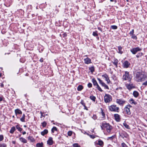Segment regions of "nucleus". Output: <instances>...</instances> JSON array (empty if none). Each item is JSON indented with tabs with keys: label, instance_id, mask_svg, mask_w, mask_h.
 <instances>
[{
	"label": "nucleus",
	"instance_id": "nucleus-1",
	"mask_svg": "<svg viewBox=\"0 0 147 147\" xmlns=\"http://www.w3.org/2000/svg\"><path fill=\"white\" fill-rule=\"evenodd\" d=\"M146 76L141 72H137L136 74L135 80L137 82H142L145 80Z\"/></svg>",
	"mask_w": 147,
	"mask_h": 147
},
{
	"label": "nucleus",
	"instance_id": "nucleus-2",
	"mask_svg": "<svg viewBox=\"0 0 147 147\" xmlns=\"http://www.w3.org/2000/svg\"><path fill=\"white\" fill-rule=\"evenodd\" d=\"M102 129L106 130L107 132L110 133L112 129V126L109 123L105 122H102L101 125Z\"/></svg>",
	"mask_w": 147,
	"mask_h": 147
},
{
	"label": "nucleus",
	"instance_id": "nucleus-3",
	"mask_svg": "<svg viewBox=\"0 0 147 147\" xmlns=\"http://www.w3.org/2000/svg\"><path fill=\"white\" fill-rule=\"evenodd\" d=\"M109 110L112 112H119V108L116 105H112L109 107Z\"/></svg>",
	"mask_w": 147,
	"mask_h": 147
},
{
	"label": "nucleus",
	"instance_id": "nucleus-4",
	"mask_svg": "<svg viewBox=\"0 0 147 147\" xmlns=\"http://www.w3.org/2000/svg\"><path fill=\"white\" fill-rule=\"evenodd\" d=\"M105 102L106 103H109L112 100V96L109 94H106L104 97Z\"/></svg>",
	"mask_w": 147,
	"mask_h": 147
},
{
	"label": "nucleus",
	"instance_id": "nucleus-5",
	"mask_svg": "<svg viewBox=\"0 0 147 147\" xmlns=\"http://www.w3.org/2000/svg\"><path fill=\"white\" fill-rule=\"evenodd\" d=\"M142 49L140 48L139 47H137L134 48L130 50L131 52L134 55L136 54V53L142 50Z\"/></svg>",
	"mask_w": 147,
	"mask_h": 147
},
{
	"label": "nucleus",
	"instance_id": "nucleus-6",
	"mask_svg": "<svg viewBox=\"0 0 147 147\" xmlns=\"http://www.w3.org/2000/svg\"><path fill=\"white\" fill-rule=\"evenodd\" d=\"M123 79L125 80H128L129 81L130 80L131 78L129 77L128 72L125 71V74L123 76Z\"/></svg>",
	"mask_w": 147,
	"mask_h": 147
},
{
	"label": "nucleus",
	"instance_id": "nucleus-7",
	"mask_svg": "<svg viewBox=\"0 0 147 147\" xmlns=\"http://www.w3.org/2000/svg\"><path fill=\"white\" fill-rule=\"evenodd\" d=\"M125 86L129 90L135 88V86L132 83H130L129 84H125Z\"/></svg>",
	"mask_w": 147,
	"mask_h": 147
},
{
	"label": "nucleus",
	"instance_id": "nucleus-8",
	"mask_svg": "<svg viewBox=\"0 0 147 147\" xmlns=\"http://www.w3.org/2000/svg\"><path fill=\"white\" fill-rule=\"evenodd\" d=\"M125 101L123 100L122 99H117L116 100V102L120 105H123L125 103Z\"/></svg>",
	"mask_w": 147,
	"mask_h": 147
},
{
	"label": "nucleus",
	"instance_id": "nucleus-9",
	"mask_svg": "<svg viewBox=\"0 0 147 147\" xmlns=\"http://www.w3.org/2000/svg\"><path fill=\"white\" fill-rule=\"evenodd\" d=\"M119 134L120 136L123 138H127L128 136V134L124 131H122L121 132L119 133Z\"/></svg>",
	"mask_w": 147,
	"mask_h": 147
},
{
	"label": "nucleus",
	"instance_id": "nucleus-10",
	"mask_svg": "<svg viewBox=\"0 0 147 147\" xmlns=\"http://www.w3.org/2000/svg\"><path fill=\"white\" fill-rule=\"evenodd\" d=\"M102 77L105 78V80L107 82V83L109 84L110 82V81L107 74H103L102 75Z\"/></svg>",
	"mask_w": 147,
	"mask_h": 147
},
{
	"label": "nucleus",
	"instance_id": "nucleus-11",
	"mask_svg": "<svg viewBox=\"0 0 147 147\" xmlns=\"http://www.w3.org/2000/svg\"><path fill=\"white\" fill-rule=\"evenodd\" d=\"M123 65L124 67L127 68L130 65V63L128 61H125L123 63Z\"/></svg>",
	"mask_w": 147,
	"mask_h": 147
},
{
	"label": "nucleus",
	"instance_id": "nucleus-12",
	"mask_svg": "<svg viewBox=\"0 0 147 147\" xmlns=\"http://www.w3.org/2000/svg\"><path fill=\"white\" fill-rule=\"evenodd\" d=\"M47 143L48 144L50 145H52L53 143V138L51 137H49L48 140L47 141Z\"/></svg>",
	"mask_w": 147,
	"mask_h": 147
},
{
	"label": "nucleus",
	"instance_id": "nucleus-13",
	"mask_svg": "<svg viewBox=\"0 0 147 147\" xmlns=\"http://www.w3.org/2000/svg\"><path fill=\"white\" fill-rule=\"evenodd\" d=\"M84 62L85 64H88L91 63V59L88 58L84 59Z\"/></svg>",
	"mask_w": 147,
	"mask_h": 147
},
{
	"label": "nucleus",
	"instance_id": "nucleus-14",
	"mask_svg": "<svg viewBox=\"0 0 147 147\" xmlns=\"http://www.w3.org/2000/svg\"><path fill=\"white\" fill-rule=\"evenodd\" d=\"M114 117L116 120L119 121H120V115L118 114H115L114 115Z\"/></svg>",
	"mask_w": 147,
	"mask_h": 147
},
{
	"label": "nucleus",
	"instance_id": "nucleus-15",
	"mask_svg": "<svg viewBox=\"0 0 147 147\" xmlns=\"http://www.w3.org/2000/svg\"><path fill=\"white\" fill-rule=\"evenodd\" d=\"M118 62V60L116 59H114L113 61L112 62V63L116 67H117V65Z\"/></svg>",
	"mask_w": 147,
	"mask_h": 147
},
{
	"label": "nucleus",
	"instance_id": "nucleus-16",
	"mask_svg": "<svg viewBox=\"0 0 147 147\" xmlns=\"http://www.w3.org/2000/svg\"><path fill=\"white\" fill-rule=\"evenodd\" d=\"M125 111L126 112L127 114L130 115L131 114V112L130 111V109L128 107H125Z\"/></svg>",
	"mask_w": 147,
	"mask_h": 147
},
{
	"label": "nucleus",
	"instance_id": "nucleus-17",
	"mask_svg": "<svg viewBox=\"0 0 147 147\" xmlns=\"http://www.w3.org/2000/svg\"><path fill=\"white\" fill-rule=\"evenodd\" d=\"M19 140L21 142L24 143H26L27 142L26 140L23 137H20V138Z\"/></svg>",
	"mask_w": 147,
	"mask_h": 147
},
{
	"label": "nucleus",
	"instance_id": "nucleus-18",
	"mask_svg": "<svg viewBox=\"0 0 147 147\" xmlns=\"http://www.w3.org/2000/svg\"><path fill=\"white\" fill-rule=\"evenodd\" d=\"M16 115H17L18 114H22V112L20 110L17 109L15 110Z\"/></svg>",
	"mask_w": 147,
	"mask_h": 147
},
{
	"label": "nucleus",
	"instance_id": "nucleus-19",
	"mask_svg": "<svg viewBox=\"0 0 147 147\" xmlns=\"http://www.w3.org/2000/svg\"><path fill=\"white\" fill-rule=\"evenodd\" d=\"M133 95L135 97L137 98L139 96V93L137 91H135L133 92Z\"/></svg>",
	"mask_w": 147,
	"mask_h": 147
},
{
	"label": "nucleus",
	"instance_id": "nucleus-20",
	"mask_svg": "<svg viewBox=\"0 0 147 147\" xmlns=\"http://www.w3.org/2000/svg\"><path fill=\"white\" fill-rule=\"evenodd\" d=\"M92 82L93 83V85L94 86H96L98 85L96 80L94 78H93L92 79Z\"/></svg>",
	"mask_w": 147,
	"mask_h": 147
},
{
	"label": "nucleus",
	"instance_id": "nucleus-21",
	"mask_svg": "<svg viewBox=\"0 0 147 147\" xmlns=\"http://www.w3.org/2000/svg\"><path fill=\"white\" fill-rule=\"evenodd\" d=\"M48 133V131L47 129H45L43 131L41 132V134L44 136L45 135L47 134Z\"/></svg>",
	"mask_w": 147,
	"mask_h": 147
},
{
	"label": "nucleus",
	"instance_id": "nucleus-22",
	"mask_svg": "<svg viewBox=\"0 0 147 147\" xmlns=\"http://www.w3.org/2000/svg\"><path fill=\"white\" fill-rule=\"evenodd\" d=\"M129 102L131 104H134L136 105L137 104V102L135 101L132 98H131L129 100Z\"/></svg>",
	"mask_w": 147,
	"mask_h": 147
},
{
	"label": "nucleus",
	"instance_id": "nucleus-23",
	"mask_svg": "<svg viewBox=\"0 0 147 147\" xmlns=\"http://www.w3.org/2000/svg\"><path fill=\"white\" fill-rule=\"evenodd\" d=\"M28 139L30 141L32 142H33L35 141V140L34 139V138L30 136H29L28 137Z\"/></svg>",
	"mask_w": 147,
	"mask_h": 147
},
{
	"label": "nucleus",
	"instance_id": "nucleus-24",
	"mask_svg": "<svg viewBox=\"0 0 147 147\" xmlns=\"http://www.w3.org/2000/svg\"><path fill=\"white\" fill-rule=\"evenodd\" d=\"M43 143H38L36 144V147H43Z\"/></svg>",
	"mask_w": 147,
	"mask_h": 147
},
{
	"label": "nucleus",
	"instance_id": "nucleus-25",
	"mask_svg": "<svg viewBox=\"0 0 147 147\" xmlns=\"http://www.w3.org/2000/svg\"><path fill=\"white\" fill-rule=\"evenodd\" d=\"M83 88V87L82 85H80L78 87L77 89L78 91H81Z\"/></svg>",
	"mask_w": 147,
	"mask_h": 147
},
{
	"label": "nucleus",
	"instance_id": "nucleus-26",
	"mask_svg": "<svg viewBox=\"0 0 147 147\" xmlns=\"http://www.w3.org/2000/svg\"><path fill=\"white\" fill-rule=\"evenodd\" d=\"M118 53L121 54L123 53V51H122V47L121 46H119L118 47Z\"/></svg>",
	"mask_w": 147,
	"mask_h": 147
},
{
	"label": "nucleus",
	"instance_id": "nucleus-27",
	"mask_svg": "<svg viewBox=\"0 0 147 147\" xmlns=\"http://www.w3.org/2000/svg\"><path fill=\"white\" fill-rule=\"evenodd\" d=\"M16 129L14 127H12L10 131V133L11 134H13L14 132Z\"/></svg>",
	"mask_w": 147,
	"mask_h": 147
},
{
	"label": "nucleus",
	"instance_id": "nucleus-28",
	"mask_svg": "<svg viewBox=\"0 0 147 147\" xmlns=\"http://www.w3.org/2000/svg\"><path fill=\"white\" fill-rule=\"evenodd\" d=\"M143 55V53H139L137 55H136V57L138 58L141 57Z\"/></svg>",
	"mask_w": 147,
	"mask_h": 147
},
{
	"label": "nucleus",
	"instance_id": "nucleus-29",
	"mask_svg": "<svg viewBox=\"0 0 147 147\" xmlns=\"http://www.w3.org/2000/svg\"><path fill=\"white\" fill-rule=\"evenodd\" d=\"M25 115L24 114H23L22 117L20 118V121L22 122H25Z\"/></svg>",
	"mask_w": 147,
	"mask_h": 147
},
{
	"label": "nucleus",
	"instance_id": "nucleus-30",
	"mask_svg": "<svg viewBox=\"0 0 147 147\" xmlns=\"http://www.w3.org/2000/svg\"><path fill=\"white\" fill-rule=\"evenodd\" d=\"M98 144L100 146H102L103 145V142L102 141L99 140L98 141Z\"/></svg>",
	"mask_w": 147,
	"mask_h": 147
},
{
	"label": "nucleus",
	"instance_id": "nucleus-31",
	"mask_svg": "<svg viewBox=\"0 0 147 147\" xmlns=\"http://www.w3.org/2000/svg\"><path fill=\"white\" fill-rule=\"evenodd\" d=\"M124 126L127 129H129L130 128L129 126L125 122L123 123Z\"/></svg>",
	"mask_w": 147,
	"mask_h": 147
},
{
	"label": "nucleus",
	"instance_id": "nucleus-32",
	"mask_svg": "<svg viewBox=\"0 0 147 147\" xmlns=\"http://www.w3.org/2000/svg\"><path fill=\"white\" fill-rule=\"evenodd\" d=\"M16 128L18 129V130L20 131H21L22 130V128L20 127L18 125H17L16 126Z\"/></svg>",
	"mask_w": 147,
	"mask_h": 147
},
{
	"label": "nucleus",
	"instance_id": "nucleus-33",
	"mask_svg": "<svg viewBox=\"0 0 147 147\" xmlns=\"http://www.w3.org/2000/svg\"><path fill=\"white\" fill-rule=\"evenodd\" d=\"M90 99L92 100L93 101H95V100L96 99V97L94 96L93 95L91 96H90Z\"/></svg>",
	"mask_w": 147,
	"mask_h": 147
},
{
	"label": "nucleus",
	"instance_id": "nucleus-34",
	"mask_svg": "<svg viewBox=\"0 0 147 147\" xmlns=\"http://www.w3.org/2000/svg\"><path fill=\"white\" fill-rule=\"evenodd\" d=\"M89 69L92 73H93L94 71V69L93 66L89 67Z\"/></svg>",
	"mask_w": 147,
	"mask_h": 147
},
{
	"label": "nucleus",
	"instance_id": "nucleus-35",
	"mask_svg": "<svg viewBox=\"0 0 147 147\" xmlns=\"http://www.w3.org/2000/svg\"><path fill=\"white\" fill-rule=\"evenodd\" d=\"M57 128H56V127H54L52 129L51 131H52V133H54L55 131H57Z\"/></svg>",
	"mask_w": 147,
	"mask_h": 147
},
{
	"label": "nucleus",
	"instance_id": "nucleus-36",
	"mask_svg": "<svg viewBox=\"0 0 147 147\" xmlns=\"http://www.w3.org/2000/svg\"><path fill=\"white\" fill-rule=\"evenodd\" d=\"M111 28L115 30L117 29V27L115 25H112L111 26Z\"/></svg>",
	"mask_w": 147,
	"mask_h": 147
},
{
	"label": "nucleus",
	"instance_id": "nucleus-37",
	"mask_svg": "<svg viewBox=\"0 0 147 147\" xmlns=\"http://www.w3.org/2000/svg\"><path fill=\"white\" fill-rule=\"evenodd\" d=\"M42 126L43 127H45L46 126L47 123L45 121H44L41 123Z\"/></svg>",
	"mask_w": 147,
	"mask_h": 147
},
{
	"label": "nucleus",
	"instance_id": "nucleus-38",
	"mask_svg": "<svg viewBox=\"0 0 147 147\" xmlns=\"http://www.w3.org/2000/svg\"><path fill=\"white\" fill-rule=\"evenodd\" d=\"M96 86V88H97V89L100 92H102L103 90H102V89L98 85H97Z\"/></svg>",
	"mask_w": 147,
	"mask_h": 147
},
{
	"label": "nucleus",
	"instance_id": "nucleus-39",
	"mask_svg": "<svg viewBox=\"0 0 147 147\" xmlns=\"http://www.w3.org/2000/svg\"><path fill=\"white\" fill-rule=\"evenodd\" d=\"M7 145L5 143L0 144V147H6Z\"/></svg>",
	"mask_w": 147,
	"mask_h": 147
},
{
	"label": "nucleus",
	"instance_id": "nucleus-40",
	"mask_svg": "<svg viewBox=\"0 0 147 147\" xmlns=\"http://www.w3.org/2000/svg\"><path fill=\"white\" fill-rule=\"evenodd\" d=\"M131 38H133V39H134L135 40H136L137 39V36H135V35L134 34H133L132 35H131Z\"/></svg>",
	"mask_w": 147,
	"mask_h": 147
},
{
	"label": "nucleus",
	"instance_id": "nucleus-41",
	"mask_svg": "<svg viewBox=\"0 0 147 147\" xmlns=\"http://www.w3.org/2000/svg\"><path fill=\"white\" fill-rule=\"evenodd\" d=\"M92 34L94 36H97L98 34L97 33V31L93 32Z\"/></svg>",
	"mask_w": 147,
	"mask_h": 147
},
{
	"label": "nucleus",
	"instance_id": "nucleus-42",
	"mask_svg": "<svg viewBox=\"0 0 147 147\" xmlns=\"http://www.w3.org/2000/svg\"><path fill=\"white\" fill-rule=\"evenodd\" d=\"M3 139V136L2 135H0V142L2 141Z\"/></svg>",
	"mask_w": 147,
	"mask_h": 147
},
{
	"label": "nucleus",
	"instance_id": "nucleus-43",
	"mask_svg": "<svg viewBox=\"0 0 147 147\" xmlns=\"http://www.w3.org/2000/svg\"><path fill=\"white\" fill-rule=\"evenodd\" d=\"M40 113L41 114L40 118H42V117H45V114L44 113H43L41 111L40 112Z\"/></svg>",
	"mask_w": 147,
	"mask_h": 147
},
{
	"label": "nucleus",
	"instance_id": "nucleus-44",
	"mask_svg": "<svg viewBox=\"0 0 147 147\" xmlns=\"http://www.w3.org/2000/svg\"><path fill=\"white\" fill-rule=\"evenodd\" d=\"M80 103L83 106H85V105H86L84 100H82L81 101Z\"/></svg>",
	"mask_w": 147,
	"mask_h": 147
},
{
	"label": "nucleus",
	"instance_id": "nucleus-45",
	"mask_svg": "<svg viewBox=\"0 0 147 147\" xmlns=\"http://www.w3.org/2000/svg\"><path fill=\"white\" fill-rule=\"evenodd\" d=\"M101 113L102 115V118H105V114L103 112V111L102 110V111L101 112Z\"/></svg>",
	"mask_w": 147,
	"mask_h": 147
},
{
	"label": "nucleus",
	"instance_id": "nucleus-46",
	"mask_svg": "<svg viewBox=\"0 0 147 147\" xmlns=\"http://www.w3.org/2000/svg\"><path fill=\"white\" fill-rule=\"evenodd\" d=\"M74 147H81L78 144H74Z\"/></svg>",
	"mask_w": 147,
	"mask_h": 147
},
{
	"label": "nucleus",
	"instance_id": "nucleus-47",
	"mask_svg": "<svg viewBox=\"0 0 147 147\" xmlns=\"http://www.w3.org/2000/svg\"><path fill=\"white\" fill-rule=\"evenodd\" d=\"M121 146L122 147H128V146L124 143H121Z\"/></svg>",
	"mask_w": 147,
	"mask_h": 147
},
{
	"label": "nucleus",
	"instance_id": "nucleus-48",
	"mask_svg": "<svg viewBox=\"0 0 147 147\" xmlns=\"http://www.w3.org/2000/svg\"><path fill=\"white\" fill-rule=\"evenodd\" d=\"M72 134V131H69L67 133L68 135L69 136H71V135Z\"/></svg>",
	"mask_w": 147,
	"mask_h": 147
},
{
	"label": "nucleus",
	"instance_id": "nucleus-49",
	"mask_svg": "<svg viewBox=\"0 0 147 147\" xmlns=\"http://www.w3.org/2000/svg\"><path fill=\"white\" fill-rule=\"evenodd\" d=\"M88 86L89 88L92 87V84L90 83H89L88 84Z\"/></svg>",
	"mask_w": 147,
	"mask_h": 147
},
{
	"label": "nucleus",
	"instance_id": "nucleus-50",
	"mask_svg": "<svg viewBox=\"0 0 147 147\" xmlns=\"http://www.w3.org/2000/svg\"><path fill=\"white\" fill-rule=\"evenodd\" d=\"M104 88L105 89H109V88L108 86L106 84H105V85L104 86Z\"/></svg>",
	"mask_w": 147,
	"mask_h": 147
},
{
	"label": "nucleus",
	"instance_id": "nucleus-51",
	"mask_svg": "<svg viewBox=\"0 0 147 147\" xmlns=\"http://www.w3.org/2000/svg\"><path fill=\"white\" fill-rule=\"evenodd\" d=\"M98 80L99 83L100 84H102L103 82L101 80H100L99 78H98Z\"/></svg>",
	"mask_w": 147,
	"mask_h": 147
},
{
	"label": "nucleus",
	"instance_id": "nucleus-52",
	"mask_svg": "<svg viewBox=\"0 0 147 147\" xmlns=\"http://www.w3.org/2000/svg\"><path fill=\"white\" fill-rule=\"evenodd\" d=\"M134 30H132L129 33V34H130L131 35H132L134 34Z\"/></svg>",
	"mask_w": 147,
	"mask_h": 147
},
{
	"label": "nucleus",
	"instance_id": "nucleus-53",
	"mask_svg": "<svg viewBox=\"0 0 147 147\" xmlns=\"http://www.w3.org/2000/svg\"><path fill=\"white\" fill-rule=\"evenodd\" d=\"M92 118L93 119L95 120L96 119H97V117L96 115H93Z\"/></svg>",
	"mask_w": 147,
	"mask_h": 147
},
{
	"label": "nucleus",
	"instance_id": "nucleus-54",
	"mask_svg": "<svg viewBox=\"0 0 147 147\" xmlns=\"http://www.w3.org/2000/svg\"><path fill=\"white\" fill-rule=\"evenodd\" d=\"M88 135L89 136L90 138H92V139H94V138H95V137L93 135Z\"/></svg>",
	"mask_w": 147,
	"mask_h": 147
},
{
	"label": "nucleus",
	"instance_id": "nucleus-55",
	"mask_svg": "<svg viewBox=\"0 0 147 147\" xmlns=\"http://www.w3.org/2000/svg\"><path fill=\"white\" fill-rule=\"evenodd\" d=\"M114 138V136H111V137H109L108 138V140H112L113 138Z\"/></svg>",
	"mask_w": 147,
	"mask_h": 147
},
{
	"label": "nucleus",
	"instance_id": "nucleus-56",
	"mask_svg": "<svg viewBox=\"0 0 147 147\" xmlns=\"http://www.w3.org/2000/svg\"><path fill=\"white\" fill-rule=\"evenodd\" d=\"M142 85H143L147 86V80L146 82L143 83L142 84Z\"/></svg>",
	"mask_w": 147,
	"mask_h": 147
},
{
	"label": "nucleus",
	"instance_id": "nucleus-57",
	"mask_svg": "<svg viewBox=\"0 0 147 147\" xmlns=\"http://www.w3.org/2000/svg\"><path fill=\"white\" fill-rule=\"evenodd\" d=\"M126 107H128V108H129L130 109V108L131 107V105H127L126 106Z\"/></svg>",
	"mask_w": 147,
	"mask_h": 147
},
{
	"label": "nucleus",
	"instance_id": "nucleus-58",
	"mask_svg": "<svg viewBox=\"0 0 147 147\" xmlns=\"http://www.w3.org/2000/svg\"><path fill=\"white\" fill-rule=\"evenodd\" d=\"M39 61L41 62H43V58H41L40 59V60Z\"/></svg>",
	"mask_w": 147,
	"mask_h": 147
},
{
	"label": "nucleus",
	"instance_id": "nucleus-59",
	"mask_svg": "<svg viewBox=\"0 0 147 147\" xmlns=\"http://www.w3.org/2000/svg\"><path fill=\"white\" fill-rule=\"evenodd\" d=\"M111 1H114L115 2V3H116L117 2L116 0H110Z\"/></svg>",
	"mask_w": 147,
	"mask_h": 147
},
{
	"label": "nucleus",
	"instance_id": "nucleus-60",
	"mask_svg": "<svg viewBox=\"0 0 147 147\" xmlns=\"http://www.w3.org/2000/svg\"><path fill=\"white\" fill-rule=\"evenodd\" d=\"M84 109H86V110H88V108H87V107L86 106V105H85V106H84Z\"/></svg>",
	"mask_w": 147,
	"mask_h": 147
},
{
	"label": "nucleus",
	"instance_id": "nucleus-61",
	"mask_svg": "<svg viewBox=\"0 0 147 147\" xmlns=\"http://www.w3.org/2000/svg\"><path fill=\"white\" fill-rule=\"evenodd\" d=\"M105 84L103 82L102 84H101L102 86H104L105 85Z\"/></svg>",
	"mask_w": 147,
	"mask_h": 147
},
{
	"label": "nucleus",
	"instance_id": "nucleus-62",
	"mask_svg": "<svg viewBox=\"0 0 147 147\" xmlns=\"http://www.w3.org/2000/svg\"><path fill=\"white\" fill-rule=\"evenodd\" d=\"M16 141H12V143L13 144H16Z\"/></svg>",
	"mask_w": 147,
	"mask_h": 147
},
{
	"label": "nucleus",
	"instance_id": "nucleus-63",
	"mask_svg": "<svg viewBox=\"0 0 147 147\" xmlns=\"http://www.w3.org/2000/svg\"><path fill=\"white\" fill-rule=\"evenodd\" d=\"M3 100L2 98L0 97V102L2 101Z\"/></svg>",
	"mask_w": 147,
	"mask_h": 147
},
{
	"label": "nucleus",
	"instance_id": "nucleus-64",
	"mask_svg": "<svg viewBox=\"0 0 147 147\" xmlns=\"http://www.w3.org/2000/svg\"><path fill=\"white\" fill-rule=\"evenodd\" d=\"M1 87H3L4 86L3 84H1Z\"/></svg>",
	"mask_w": 147,
	"mask_h": 147
}]
</instances>
